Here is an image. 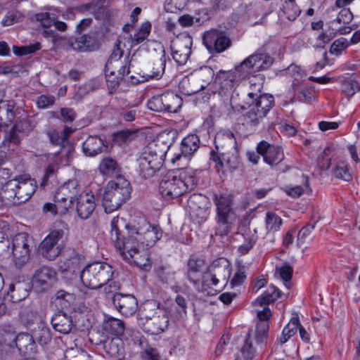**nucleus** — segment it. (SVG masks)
<instances>
[{"label":"nucleus","mask_w":360,"mask_h":360,"mask_svg":"<svg viewBox=\"0 0 360 360\" xmlns=\"http://www.w3.org/2000/svg\"><path fill=\"white\" fill-rule=\"evenodd\" d=\"M129 182L122 176L110 181L103 195L102 205L106 213L118 210L130 197Z\"/></svg>","instance_id":"6"},{"label":"nucleus","mask_w":360,"mask_h":360,"mask_svg":"<svg viewBox=\"0 0 360 360\" xmlns=\"http://www.w3.org/2000/svg\"><path fill=\"white\" fill-rule=\"evenodd\" d=\"M77 192V184L75 181H68L57 189L54 195V201L58 203L59 214H65L71 207L72 199Z\"/></svg>","instance_id":"15"},{"label":"nucleus","mask_w":360,"mask_h":360,"mask_svg":"<svg viewBox=\"0 0 360 360\" xmlns=\"http://www.w3.org/2000/svg\"><path fill=\"white\" fill-rule=\"evenodd\" d=\"M333 174L335 177L345 181H349L351 179V174L348 169L347 164L345 162L337 164L334 169Z\"/></svg>","instance_id":"49"},{"label":"nucleus","mask_w":360,"mask_h":360,"mask_svg":"<svg viewBox=\"0 0 360 360\" xmlns=\"http://www.w3.org/2000/svg\"><path fill=\"white\" fill-rule=\"evenodd\" d=\"M56 274V271L53 268L46 266H41L34 271L32 276V284L43 286L46 285L49 281L54 279Z\"/></svg>","instance_id":"30"},{"label":"nucleus","mask_w":360,"mask_h":360,"mask_svg":"<svg viewBox=\"0 0 360 360\" xmlns=\"http://www.w3.org/2000/svg\"><path fill=\"white\" fill-rule=\"evenodd\" d=\"M192 39L188 36L181 37L172 46L173 59L179 65H184L191 53Z\"/></svg>","instance_id":"19"},{"label":"nucleus","mask_w":360,"mask_h":360,"mask_svg":"<svg viewBox=\"0 0 360 360\" xmlns=\"http://www.w3.org/2000/svg\"><path fill=\"white\" fill-rule=\"evenodd\" d=\"M141 319L145 320L143 330L151 335L163 333L169 326L167 310L155 301L147 303L141 314Z\"/></svg>","instance_id":"7"},{"label":"nucleus","mask_w":360,"mask_h":360,"mask_svg":"<svg viewBox=\"0 0 360 360\" xmlns=\"http://www.w3.org/2000/svg\"><path fill=\"white\" fill-rule=\"evenodd\" d=\"M202 41L212 54L222 53L231 45V41L226 32L216 29L205 32L202 37Z\"/></svg>","instance_id":"14"},{"label":"nucleus","mask_w":360,"mask_h":360,"mask_svg":"<svg viewBox=\"0 0 360 360\" xmlns=\"http://www.w3.org/2000/svg\"><path fill=\"white\" fill-rule=\"evenodd\" d=\"M283 221L281 217L272 211H268L265 216V227L268 233H275L281 229Z\"/></svg>","instance_id":"38"},{"label":"nucleus","mask_w":360,"mask_h":360,"mask_svg":"<svg viewBox=\"0 0 360 360\" xmlns=\"http://www.w3.org/2000/svg\"><path fill=\"white\" fill-rule=\"evenodd\" d=\"M55 103V97L53 96L41 95L38 97L37 105L39 108H47L53 105Z\"/></svg>","instance_id":"62"},{"label":"nucleus","mask_w":360,"mask_h":360,"mask_svg":"<svg viewBox=\"0 0 360 360\" xmlns=\"http://www.w3.org/2000/svg\"><path fill=\"white\" fill-rule=\"evenodd\" d=\"M20 319L24 324H32L37 319V313L31 309H24L20 311Z\"/></svg>","instance_id":"59"},{"label":"nucleus","mask_w":360,"mask_h":360,"mask_svg":"<svg viewBox=\"0 0 360 360\" xmlns=\"http://www.w3.org/2000/svg\"><path fill=\"white\" fill-rule=\"evenodd\" d=\"M352 18L353 15L351 11L347 8H343L339 12L336 19L332 22V24H349L352 21Z\"/></svg>","instance_id":"57"},{"label":"nucleus","mask_w":360,"mask_h":360,"mask_svg":"<svg viewBox=\"0 0 360 360\" xmlns=\"http://www.w3.org/2000/svg\"><path fill=\"white\" fill-rule=\"evenodd\" d=\"M348 46V41L344 37H340L333 42L330 47V52L338 56Z\"/></svg>","instance_id":"55"},{"label":"nucleus","mask_w":360,"mask_h":360,"mask_svg":"<svg viewBox=\"0 0 360 360\" xmlns=\"http://www.w3.org/2000/svg\"><path fill=\"white\" fill-rule=\"evenodd\" d=\"M110 238L122 258L133 262L146 271L150 268L148 248L155 245L162 236L158 226H152L143 217L136 224L129 226L122 218L114 217L111 221Z\"/></svg>","instance_id":"1"},{"label":"nucleus","mask_w":360,"mask_h":360,"mask_svg":"<svg viewBox=\"0 0 360 360\" xmlns=\"http://www.w3.org/2000/svg\"><path fill=\"white\" fill-rule=\"evenodd\" d=\"M96 207L95 197L91 192L83 191L77 198V212L82 219H86L93 214Z\"/></svg>","instance_id":"22"},{"label":"nucleus","mask_w":360,"mask_h":360,"mask_svg":"<svg viewBox=\"0 0 360 360\" xmlns=\"http://www.w3.org/2000/svg\"><path fill=\"white\" fill-rule=\"evenodd\" d=\"M196 82H193L192 79V76L190 78H185L181 82V87L184 90L185 94L192 95L195 94L196 92H191L193 89H195L196 86Z\"/></svg>","instance_id":"63"},{"label":"nucleus","mask_w":360,"mask_h":360,"mask_svg":"<svg viewBox=\"0 0 360 360\" xmlns=\"http://www.w3.org/2000/svg\"><path fill=\"white\" fill-rule=\"evenodd\" d=\"M274 63V58L266 53L255 52L245 58L236 71L240 72L244 77L254 75L258 72L269 69Z\"/></svg>","instance_id":"12"},{"label":"nucleus","mask_w":360,"mask_h":360,"mask_svg":"<svg viewBox=\"0 0 360 360\" xmlns=\"http://www.w3.org/2000/svg\"><path fill=\"white\" fill-rule=\"evenodd\" d=\"M73 131H74V129H72L71 127H65L63 129V134H62L63 136L61 138H58V137L54 136L55 135H57L56 132L55 131H49L48 133V135H49L51 142H53V143L58 144L60 142H63L64 141H65Z\"/></svg>","instance_id":"60"},{"label":"nucleus","mask_w":360,"mask_h":360,"mask_svg":"<svg viewBox=\"0 0 360 360\" xmlns=\"http://www.w3.org/2000/svg\"><path fill=\"white\" fill-rule=\"evenodd\" d=\"M231 275V268L229 261L225 258L214 260L208 270L207 279L217 281L221 288L226 285Z\"/></svg>","instance_id":"16"},{"label":"nucleus","mask_w":360,"mask_h":360,"mask_svg":"<svg viewBox=\"0 0 360 360\" xmlns=\"http://www.w3.org/2000/svg\"><path fill=\"white\" fill-rule=\"evenodd\" d=\"M276 271L278 273L281 279H283L285 283V286L289 288L288 282L290 281L293 272L292 268L290 265H284L282 266H276Z\"/></svg>","instance_id":"56"},{"label":"nucleus","mask_w":360,"mask_h":360,"mask_svg":"<svg viewBox=\"0 0 360 360\" xmlns=\"http://www.w3.org/2000/svg\"><path fill=\"white\" fill-rule=\"evenodd\" d=\"M99 169L106 175H112L119 172V166L117 161L111 158H105L102 160Z\"/></svg>","instance_id":"42"},{"label":"nucleus","mask_w":360,"mask_h":360,"mask_svg":"<svg viewBox=\"0 0 360 360\" xmlns=\"http://www.w3.org/2000/svg\"><path fill=\"white\" fill-rule=\"evenodd\" d=\"M16 331L10 324L0 326V353L1 355L11 354L15 349Z\"/></svg>","instance_id":"20"},{"label":"nucleus","mask_w":360,"mask_h":360,"mask_svg":"<svg viewBox=\"0 0 360 360\" xmlns=\"http://www.w3.org/2000/svg\"><path fill=\"white\" fill-rule=\"evenodd\" d=\"M15 343L16 344L15 348L24 354H31L36 352L34 340L32 336L27 333L15 334Z\"/></svg>","instance_id":"28"},{"label":"nucleus","mask_w":360,"mask_h":360,"mask_svg":"<svg viewBox=\"0 0 360 360\" xmlns=\"http://www.w3.org/2000/svg\"><path fill=\"white\" fill-rule=\"evenodd\" d=\"M64 256L67 259L65 263V267L63 271H72L74 273L76 270H79L80 263L82 262L84 257L76 251L75 248H68L64 251Z\"/></svg>","instance_id":"29"},{"label":"nucleus","mask_w":360,"mask_h":360,"mask_svg":"<svg viewBox=\"0 0 360 360\" xmlns=\"http://www.w3.org/2000/svg\"><path fill=\"white\" fill-rule=\"evenodd\" d=\"M199 143L200 140L197 135H188L184 138L181 141L180 148L181 152L174 155V157L171 158V162L174 164L181 159H184L185 161L187 162L188 158L198 149Z\"/></svg>","instance_id":"23"},{"label":"nucleus","mask_w":360,"mask_h":360,"mask_svg":"<svg viewBox=\"0 0 360 360\" xmlns=\"http://www.w3.org/2000/svg\"><path fill=\"white\" fill-rule=\"evenodd\" d=\"M334 36L335 33L333 32L323 31L317 35L314 46L323 48L332 40Z\"/></svg>","instance_id":"54"},{"label":"nucleus","mask_w":360,"mask_h":360,"mask_svg":"<svg viewBox=\"0 0 360 360\" xmlns=\"http://www.w3.org/2000/svg\"><path fill=\"white\" fill-rule=\"evenodd\" d=\"M257 153L263 157L264 161L271 165L275 166L284 159L283 149L274 145H271L266 141H261L257 146Z\"/></svg>","instance_id":"17"},{"label":"nucleus","mask_w":360,"mask_h":360,"mask_svg":"<svg viewBox=\"0 0 360 360\" xmlns=\"http://www.w3.org/2000/svg\"><path fill=\"white\" fill-rule=\"evenodd\" d=\"M134 136V132L131 130H123L114 134L115 143L122 146L130 142Z\"/></svg>","instance_id":"48"},{"label":"nucleus","mask_w":360,"mask_h":360,"mask_svg":"<svg viewBox=\"0 0 360 360\" xmlns=\"http://www.w3.org/2000/svg\"><path fill=\"white\" fill-rule=\"evenodd\" d=\"M113 64L111 68L105 66V73L108 85L115 89L122 78L129 73V68L127 67V63L124 64L122 60Z\"/></svg>","instance_id":"24"},{"label":"nucleus","mask_w":360,"mask_h":360,"mask_svg":"<svg viewBox=\"0 0 360 360\" xmlns=\"http://www.w3.org/2000/svg\"><path fill=\"white\" fill-rule=\"evenodd\" d=\"M29 283L18 281L10 284L7 295L12 302H18L25 300L29 295Z\"/></svg>","instance_id":"26"},{"label":"nucleus","mask_w":360,"mask_h":360,"mask_svg":"<svg viewBox=\"0 0 360 360\" xmlns=\"http://www.w3.org/2000/svg\"><path fill=\"white\" fill-rule=\"evenodd\" d=\"M165 64L166 58L165 51L163 50L161 58L153 63V66L148 76L153 79L160 78L165 72Z\"/></svg>","instance_id":"44"},{"label":"nucleus","mask_w":360,"mask_h":360,"mask_svg":"<svg viewBox=\"0 0 360 360\" xmlns=\"http://www.w3.org/2000/svg\"><path fill=\"white\" fill-rule=\"evenodd\" d=\"M125 326L124 322L118 319L108 317L104 323V329L109 333L120 337L124 334Z\"/></svg>","instance_id":"35"},{"label":"nucleus","mask_w":360,"mask_h":360,"mask_svg":"<svg viewBox=\"0 0 360 360\" xmlns=\"http://www.w3.org/2000/svg\"><path fill=\"white\" fill-rule=\"evenodd\" d=\"M141 360H159V354L157 350L152 347L144 349L141 354Z\"/></svg>","instance_id":"64"},{"label":"nucleus","mask_w":360,"mask_h":360,"mask_svg":"<svg viewBox=\"0 0 360 360\" xmlns=\"http://www.w3.org/2000/svg\"><path fill=\"white\" fill-rule=\"evenodd\" d=\"M75 300V295L73 293L66 292L63 290H58L55 295V301L62 309H68Z\"/></svg>","instance_id":"41"},{"label":"nucleus","mask_w":360,"mask_h":360,"mask_svg":"<svg viewBox=\"0 0 360 360\" xmlns=\"http://www.w3.org/2000/svg\"><path fill=\"white\" fill-rule=\"evenodd\" d=\"M247 267L240 262L237 264L236 271L231 280V285L232 288L240 285L246 279Z\"/></svg>","instance_id":"46"},{"label":"nucleus","mask_w":360,"mask_h":360,"mask_svg":"<svg viewBox=\"0 0 360 360\" xmlns=\"http://www.w3.org/2000/svg\"><path fill=\"white\" fill-rule=\"evenodd\" d=\"M248 96L252 102L249 104L245 118L248 124L256 126L274 106V99L269 94L258 96L257 93L250 92Z\"/></svg>","instance_id":"10"},{"label":"nucleus","mask_w":360,"mask_h":360,"mask_svg":"<svg viewBox=\"0 0 360 360\" xmlns=\"http://www.w3.org/2000/svg\"><path fill=\"white\" fill-rule=\"evenodd\" d=\"M196 178L191 169L168 172L160 184V192L166 200H172L192 191Z\"/></svg>","instance_id":"3"},{"label":"nucleus","mask_w":360,"mask_h":360,"mask_svg":"<svg viewBox=\"0 0 360 360\" xmlns=\"http://www.w3.org/2000/svg\"><path fill=\"white\" fill-rule=\"evenodd\" d=\"M203 262L201 260L190 259L188 262L187 277L193 285H197L202 274Z\"/></svg>","instance_id":"33"},{"label":"nucleus","mask_w":360,"mask_h":360,"mask_svg":"<svg viewBox=\"0 0 360 360\" xmlns=\"http://www.w3.org/2000/svg\"><path fill=\"white\" fill-rule=\"evenodd\" d=\"M33 240L26 233L16 234L12 240L13 262L18 268L23 266L30 259Z\"/></svg>","instance_id":"11"},{"label":"nucleus","mask_w":360,"mask_h":360,"mask_svg":"<svg viewBox=\"0 0 360 360\" xmlns=\"http://www.w3.org/2000/svg\"><path fill=\"white\" fill-rule=\"evenodd\" d=\"M284 191L292 198H299L304 193H309L311 189L309 186L308 179L305 178L304 183L302 186H285Z\"/></svg>","instance_id":"45"},{"label":"nucleus","mask_w":360,"mask_h":360,"mask_svg":"<svg viewBox=\"0 0 360 360\" xmlns=\"http://www.w3.org/2000/svg\"><path fill=\"white\" fill-rule=\"evenodd\" d=\"M283 11L285 17L289 20H295L300 13V10L297 6L295 0H285L283 4Z\"/></svg>","instance_id":"43"},{"label":"nucleus","mask_w":360,"mask_h":360,"mask_svg":"<svg viewBox=\"0 0 360 360\" xmlns=\"http://www.w3.org/2000/svg\"><path fill=\"white\" fill-rule=\"evenodd\" d=\"M41 48V45L39 43H37L34 44L25 46L21 47L14 46V52L16 55L23 56L30 53H33L35 51L39 50Z\"/></svg>","instance_id":"61"},{"label":"nucleus","mask_w":360,"mask_h":360,"mask_svg":"<svg viewBox=\"0 0 360 360\" xmlns=\"http://www.w3.org/2000/svg\"><path fill=\"white\" fill-rule=\"evenodd\" d=\"M208 275V271L204 273L200 278L202 281L198 282L197 285H194L198 292L203 293L205 295H214L221 288L218 282H214L213 280L207 279L206 276Z\"/></svg>","instance_id":"31"},{"label":"nucleus","mask_w":360,"mask_h":360,"mask_svg":"<svg viewBox=\"0 0 360 360\" xmlns=\"http://www.w3.org/2000/svg\"><path fill=\"white\" fill-rule=\"evenodd\" d=\"M214 76V70L208 66L202 67L198 70H196L192 75L193 81L197 83L195 89L192 91L199 92L200 91L205 89L210 85Z\"/></svg>","instance_id":"25"},{"label":"nucleus","mask_w":360,"mask_h":360,"mask_svg":"<svg viewBox=\"0 0 360 360\" xmlns=\"http://www.w3.org/2000/svg\"><path fill=\"white\" fill-rule=\"evenodd\" d=\"M169 148L160 139L149 143L143 148L137 158L138 172L143 179H150L160 170Z\"/></svg>","instance_id":"4"},{"label":"nucleus","mask_w":360,"mask_h":360,"mask_svg":"<svg viewBox=\"0 0 360 360\" xmlns=\"http://www.w3.org/2000/svg\"><path fill=\"white\" fill-rule=\"evenodd\" d=\"M213 202L216 206L215 234L220 236H227L236 219L233 209L234 196L231 193L214 194Z\"/></svg>","instance_id":"5"},{"label":"nucleus","mask_w":360,"mask_h":360,"mask_svg":"<svg viewBox=\"0 0 360 360\" xmlns=\"http://www.w3.org/2000/svg\"><path fill=\"white\" fill-rule=\"evenodd\" d=\"M63 236L64 231L63 229L51 231L40 243L39 246V254L48 260H53L58 257L61 254L63 249L58 243Z\"/></svg>","instance_id":"13"},{"label":"nucleus","mask_w":360,"mask_h":360,"mask_svg":"<svg viewBox=\"0 0 360 360\" xmlns=\"http://www.w3.org/2000/svg\"><path fill=\"white\" fill-rule=\"evenodd\" d=\"M22 17V15L19 11H10L2 20L1 23L4 26H9L19 22Z\"/></svg>","instance_id":"58"},{"label":"nucleus","mask_w":360,"mask_h":360,"mask_svg":"<svg viewBox=\"0 0 360 360\" xmlns=\"http://www.w3.org/2000/svg\"><path fill=\"white\" fill-rule=\"evenodd\" d=\"M106 148L103 140L98 136H89L83 143V152L86 156L94 157Z\"/></svg>","instance_id":"27"},{"label":"nucleus","mask_w":360,"mask_h":360,"mask_svg":"<svg viewBox=\"0 0 360 360\" xmlns=\"http://www.w3.org/2000/svg\"><path fill=\"white\" fill-rule=\"evenodd\" d=\"M10 191L5 192L8 200L12 204L19 205L28 200L35 192L36 181L27 174L20 175L10 180L7 183Z\"/></svg>","instance_id":"9"},{"label":"nucleus","mask_w":360,"mask_h":360,"mask_svg":"<svg viewBox=\"0 0 360 360\" xmlns=\"http://www.w3.org/2000/svg\"><path fill=\"white\" fill-rule=\"evenodd\" d=\"M300 326L298 317H292L287 326L283 328L282 334L278 339L281 345L285 343L292 336H293Z\"/></svg>","instance_id":"39"},{"label":"nucleus","mask_w":360,"mask_h":360,"mask_svg":"<svg viewBox=\"0 0 360 360\" xmlns=\"http://www.w3.org/2000/svg\"><path fill=\"white\" fill-rule=\"evenodd\" d=\"M281 292L275 286L271 285L269 288L254 302L253 304L255 306L262 307L269 303L274 302L278 298L281 297Z\"/></svg>","instance_id":"34"},{"label":"nucleus","mask_w":360,"mask_h":360,"mask_svg":"<svg viewBox=\"0 0 360 360\" xmlns=\"http://www.w3.org/2000/svg\"><path fill=\"white\" fill-rule=\"evenodd\" d=\"M112 300L117 310L125 316L133 315L137 310L138 302L131 295L115 294Z\"/></svg>","instance_id":"18"},{"label":"nucleus","mask_w":360,"mask_h":360,"mask_svg":"<svg viewBox=\"0 0 360 360\" xmlns=\"http://www.w3.org/2000/svg\"><path fill=\"white\" fill-rule=\"evenodd\" d=\"M51 324L56 331L63 334H68L72 328L71 317L65 314H56L51 319Z\"/></svg>","instance_id":"32"},{"label":"nucleus","mask_w":360,"mask_h":360,"mask_svg":"<svg viewBox=\"0 0 360 360\" xmlns=\"http://www.w3.org/2000/svg\"><path fill=\"white\" fill-rule=\"evenodd\" d=\"M175 302L179 307L177 314L175 315L176 319H184L187 314V302L186 298L183 295H177L175 297Z\"/></svg>","instance_id":"50"},{"label":"nucleus","mask_w":360,"mask_h":360,"mask_svg":"<svg viewBox=\"0 0 360 360\" xmlns=\"http://www.w3.org/2000/svg\"><path fill=\"white\" fill-rule=\"evenodd\" d=\"M120 41L115 43L114 49L105 64L106 68H112V65H114L113 63L121 61L123 51L120 47Z\"/></svg>","instance_id":"53"},{"label":"nucleus","mask_w":360,"mask_h":360,"mask_svg":"<svg viewBox=\"0 0 360 360\" xmlns=\"http://www.w3.org/2000/svg\"><path fill=\"white\" fill-rule=\"evenodd\" d=\"M151 25L149 22L143 23L139 30V32L134 35L131 39L132 44L136 45L143 42L147 37L149 35L150 32Z\"/></svg>","instance_id":"47"},{"label":"nucleus","mask_w":360,"mask_h":360,"mask_svg":"<svg viewBox=\"0 0 360 360\" xmlns=\"http://www.w3.org/2000/svg\"><path fill=\"white\" fill-rule=\"evenodd\" d=\"M269 323L266 321L259 322L256 328V340L259 343H264L267 338Z\"/></svg>","instance_id":"51"},{"label":"nucleus","mask_w":360,"mask_h":360,"mask_svg":"<svg viewBox=\"0 0 360 360\" xmlns=\"http://www.w3.org/2000/svg\"><path fill=\"white\" fill-rule=\"evenodd\" d=\"M70 46L73 50L87 51L92 49L91 39L89 36L82 35L71 41Z\"/></svg>","instance_id":"40"},{"label":"nucleus","mask_w":360,"mask_h":360,"mask_svg":"<svg viewBox=\"0 0 360 360\" xmlns=\"http://www.w3.org/2000/svg\"><path fill=\"white\" fill-rule=\"evenodd\" d=\"M214 82L219 84V94L229 98L238 85L236 75L231 71L220 70L216 76Z\"/></svg>","instance_id":"21"},{"label":"nucleus","mask_w":360,"mask_h":360,"mask_svg":"<svg viewBox=\"0 0 360 360\" xmlns=\"http://www.w3.org/2000/svg\"><path fill=\"white\" fill-rule=\"evenodd\" d=\"M214 149L210 153V160L214 163L217 172H233L240 167V159L237 142L229 129L219 131L214 139Z\"/></svg>","instance_id":"2"},{"label":"nucleus","mask_w":360,"mask_h":360,"mask_svg":"<svg viewBox=\"0 0 360 360\" xmlns=\"http://www.w3.org/2000/svg\"><path fill=\"white\" fill-rule=\"evenodd\" d=\"M166 112H176L182 104L181 97L173 93L162 94Z\"/></svg>","instance_id":"36"},{"label":"nucleus","mask_w":360,"mask_h":360,"mask_svg":"<svg viewBox=\"0 0 360 360\" xmlns=\"http://www.w3.org/2000/svg\"><path fill=\"white\" fill-rule=\"evenodd\" d=\"M241 236L243 237L245 243L238 247V251L242 255H245L253 247L257 239L256 230H252L250 228L246 229Z\"/></svg>","instance_id":"37"},{"label":"nucleus","mask_w":360,"mask_h":360,"mask_svg":"<svg viewBox=\"0 0 360 360\" xmlns=\"http://www.w3.org/2000/svg\"><path fill=\"white\" fill-rule=\"evenodd\" d=\"M147 106L148 109L153 111L156 112H163L165 110L164 107V101H163V95L153 96L150 98L148 103Z\"/></svg>","instance_id":"52"},{"label":"nucleus","mask_w":360,"mask_h":360,"mask_svg":"<svg viewBox=\"0 0 360 360\" xmlns=\"http://www.w3.org/2000/svg\"><path fill=\"white\" fill-rule=\"evenodd\" d=\"M112 266L105 262H94L86 265L80 272V279L84 286L97 289L112 278Z\"/></svg>","instance_id":"8"}]
</instances>
